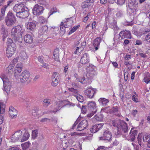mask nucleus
I'll return each instance as SVG.
<instances>
[{
  "mask_svg": "<svg viewBox=\"0 0 150 150\" xmlns=\"http://www.w3.org/2000/svg\"><path fill=\"white\" fill-rule=\"evenodd\" d=\"M16 79H20V81L22 83L27 82L29 83L31 81L30 78V74L28 71H23L21 75L18 76L17 73V76L16 77Z\"/></svg>",
  "mask_w": 150,
  "mask_h": 150,
  "instance_id": "20e7f679",
  "label": "nucleus"
},
{
  "mask_svg": "<svg viewBox=\"0 0 150 150\" xmlns=\"http://www.w3.org/2000/svg\"><path fill=\"white\" fill-rule=\"evenodd\" d=\"M112 125L115 127L120 128L122 130V133L125 137H127L126 133L128 131L127 124L124 121L120 120H112Z\"/></svg>",
  "mask_w": 150,
  "mask_h": 150,
  "instance_id": "f03ea898",
  "label": "nucleus"
},
{
  "mask_svg": "<svg viewBox=\"0 0 150 150\" xmlns=\"http://www.w3.org/2000/svg\"><path fill=\"white\" fill-rule=\"evenodd\" d=\"M59 50L58 48L55 49L54 52V56H55V55H59Z\"/></svg>",
  "mask_w": 150,
  "mask_h": 150,
  "instance_id": "680f3d73",
  "label": "nucleus"
},
{
  "mask_svg": "<svg viewBox=\"0 0 150 150\" xmlns=\"http://www.w3.org/2000/svg\"><path fill=\"white\" fill-rule=\"evenodd\" d=\"M149 76H146L143 79L144 82L146 83V84H148L150 83V77H149Z\"/></svg>",
  "mask_w": 150,
  "mask_h": 150,
  "instance_id": "8fccbe9b",
  "label": "nucleus"
},
{
  "mask_svg": "<svg viewBox=\"0 0 150 150\" xmlns=\"http://www.w3.org/2000/svg\"><path fill=\"white\" fill-rule=\"evenodd\" d=\"M44 135L42 134H40L38 137V139L40 140H42L44 139Z\"/></svg>",
  "mask_w": 150,
  "mask_h": 150,
  "instance_id": "052dcab7",
  "label": "nucleus"
},
{
  "mask_svg": "<svg viewBox=\"0 0 150 150\" xmlns=\"http://www.w3.org/2000/svg\"><path fill=\"white\" fill-rule=\"evenodd\" d=\"M96 91V89L89 87L85 91L84 93L85 95L89 98H92L93 97L94 93Z\"/></svg>",
  "mask_w": 150,
  "mask_h": 150,
  "instance_id": "9d476101",
  "label": "nucleus"
},
{
  "mask_svg": "<svg viewBox=\"0 0 150 150\" xmlns=\"http://www.w3.org/2000/svg\"><path fill=\"white\" fill-rule=\"evenodd\" d=\"M125 0H117V3L120 5L123 4L125 2Z\"/></svg>",
  "mask_w": 150,
  "mask_h": 150,
  "instance_id": "bf43d9fd",
  "label": "nucleus"
},
{
  "mask_svg": "<svg viewBox=\"0 0 150 150\" xmlns=\"http://www.w3.org/2000/svg\"><path fill=\"white\" fill-rule=\"evenodd\" d=\"M14 43L13 42V40L11 38H8L7 39V44L8 46L9 45L12 46V44Z\"/></svg>",
  "mask_w": 150,
  "mask_h": 150,
  "instance_id": "603ef678",
  "label": "nucleus"
},
{
  "mask_svg": "<svg viewBox=\"0 0 150 150\" xmlns=\"http://www.w3.org/2000/svg\"><path fill=\"white\" fill-rule=\"evenodd\" d=\"M98 101L100 105L104 106H105L110 101L109 99L104 98H100Z\"/></svg>",
  "mask_w": 150,
  "mask_h": 150,
  "instance_id": "a878e982",
  "label": "nucleus"
},
{
  "mask_svg": "<svg viewBox=\"0 0 150 150\" xmlns=\"http://www.w3.org/2000/svg\"><path fill=\"white\" fill-rule=\"evenodd\" d=\"M59 74L56 72H54L52 77V85L53 86H56L58 82L59 77Z\"/></svg>",
  "mask_w": 150,
  "mask_h": 150,
  "instance_id": "f8f14e48",
  "label": "nucleus"
},
{
  "mask_svg": "<svg viewBox=\"0 0 150 150\" xmlns=\"http://www.w3.org/2000/svg\"><path fill=\"white\" fill-rule=\"evenodd\" d=\"M86 44L85 42H83L81 44H80L79 45V46L77 47L76 49L74 52V53L75 54H78V53H79L80 52L82 51L84 48Z\"/></svg>",
  "mask_w": 150,
  "mask_h": 150,
  "instance_id": "b1692460",
  "label": "nucleus"
},
{
  "mask_svg": "<svg viewBox=\"0 0 150 150\" xmlns=\"http://www.w3.org/2000/svg\"><path fill=\"white\" fill-rule=\"evenodd\" d=\"M118 111V107L117 106L113 107L110 111L111 113H115Z\"/></svg>",
  "mask_w": 150,
  "mask_h": 150,
  "instance_id": "a18cd8bd",
  "label": "nucleus"
},
{
  "mask_svg": "<svg viewBox=\"0 0 150 150\" xmlns=\"http://www.w3.org/2000/svg\"><path fill=\"white\" fill-rule=\"evenodd\" d=\"M39 21L42 23H45L47 22V19L43 16H41L39 17Z\"/></svg>",
  "mask_w": 150,
  "mask_h": 150,
  "instance_id": "de8ad7c7",
  "label": "nucleus"
},
{
  "mask_svg": "<svg viewBox=\"0 0 150 150\" xmlns=\"http://www.w3.org/2000/svg\"><path fill=\"white\" fill-rule=\"evenodd\" d=\"M28 12V11L24 9V10L16 14V16L18 17L21 18H25L27 17Z\"/></svg>",
  "mask_w": 150,
  "mask_h": 150,
  "instance_id": "6ab92c4d",
  "label": "nucleus"
},
{
  "mask_svg": "<svg viewBox=\"0 0 150 150\" xmlns=\"http://www.w3.org/2000/svg\"><path fill=\"white\" fill-rule=\"evenodd\" d=\"M30 145L31 144L30 143L27 142L22 144L21 146L23 148V150H25L30 146Z\"/></svg>",
  "mask_w": 150,
  "mask_h": 150,
  "instance_id": "72a5a7b5",
  "label": "nucleus"
},
{
  "mask_svg": "<svg viewBox=\"0 0 150 150\" xmlns=\"http://www.w3.org/2000/svg\"><path fill=\"white\" fill-rule=\"evenodd\" d=\"M123 39L121 37L120 33L118 35H115L114 38V41L115 43L118 44L120 43L121 40Z\"/></svg>",
  "mask_w": 150,
  "mask_h": 150,
  "instance_id": "bb28decb",
  "label": "nucleus"
},
{
  "mask_svg": "<svg viewBox=\"0 0 150 150\" xmlns=\"http://www.w3.org/2000/svg\"><path fill=\"white\" fill-rule=\"evenodd\" d=\"M101 39L100 38H97L93 41V45L96 50H97L99 47V45L101 42Z\"/></svg>",
  "mask_w": 150,
  "mask_h": 150,
  "instance_id": "4be33fe9",
  "label": "nucleus"
},
{
  "mask_svg": "<svg viewBox=\"0 0 150 150\" xmlns=\"http://www.w3.org/2000/svg\"><path fill=\"white\" fill-rule=\"evenodd\" d=\"M22 132L21 130H19L15 132L11 137V140L13 142L18 141L22 137Z\"/></svg>",
  "mask_w": 150,
  "mask_h": 150,
  "instance_id": "6e6552de",
  "label": "nucleus"
},
{
  "mask_svg": "<svg viewBox=\"0 0 150 150\" xmlns=\"http://www.w3.org/2000/svg\"><path fill=\"white\" fill-rule=\"evenodd\" d=\"M143 140L144 142L149 141L150 140V134H145L143 136Z\"/></svg>",
  "mask_w": 150,
  "mask_h": 150,
  "instance_id": "e433bc0d",
  "label": "nucleus"
},
{
  "mask_svg": "<svg viewBox=\"0 0 150 150\" xmlns=\"http://www.w3.org/2000/svg\"><path fill=\"white\" fill-rule=\"evenodd\" d=\"M137 113V111L136 110H134L132 111L131 114L133 115L134 117H135Z\"/></svg>",
  "mask_w": 150,
  "mask_h": 150,
  "instance_id": "0e129e2a",
  "label": "nucleus"
},
{
  "mask_svg": "<svg viewBox=\"0 0 150 150\" xmlns=\"http://www.w3.org/2000/svg\"><path fill=\"white\" fill-rule=\"evenodd\" d=\"M112 134L111 132L107 129L105 130L102 136L99 138L100 140H103L108 142H109L112 140Z\"/></svg>",
  "mask_w": 150,
  "mask_h": 150,
  "instance_id": "423d86ee",
  "label": "nucleus"
},
{
  "mask_svg": "<svg viewBox=\"0 0 150 150\" xmlns=\"http://www.w3.org/2000/svg\"><path fill=\"white\" fill-rule=\"evenodd\" d=\"M72 23V21L71 18L65 19V21L63 22L64 25H65L66 27L67 28L71 25Z\"/></svg>",
  "mask_w": 150,
  "mask_h": 150,
  "instance_id": "c85d7f7f",
  "label": "nucleus"
},
{
  "mask_svg": "<svg viewBox=\"0 0 150 150\" xmlns=\"http://www.w3.org/2000/svg\"><path fill=\"white\" fill-rule=\"evenodd\" d=\"M134 95H133L132 97V100L134 101V102L137 103L138 102V98H137V96L136 95V93L135 91L134 92Z\"/></svg>",
  "mask_w": 150,
  "mask_h": 150,
  "instance_id": "49530a36",
  "label": "nucleus"
},
{
  "mask_svg": "<svg viewBox=\"0 0 150 150\" xmlns=\"http://www.w3.org/2000/svg\"><path fill=\"white\" fill-rule=\"evenodd\" d=\"M95 68V67L93 65L90 66L87 68L86 76L88 78H92L95 75L96 72Z\"/></svg>",
  "mask_w": 150,
  "mask_h": 150,
  "instance_id": "1a4fd4ad",
  "label": "nucleus"
},
{
  "mask_svg": "<svg viewBox=\"0 0 150 150\" xmlns=\"http://www.w3.org/2000/svg\"><path fill=\"white\" fill-rule=\"evenodd\" d=\"M16 21L15 15L11 12H9L5 17V21L7 26L11 27L13 25Z\"/></svg>",
  "mask_w": 150,
  "mask_h": 150,
  "instance_id": "7ed1b4c3",
  "label": "nucleus"
},
{
  "mask_svg": "<svg viewBox=\"0 0 150 150\" xmlns=\"http://www.w3.org/2000/svg\"><path fill=\"white\" fill-rule=\"evenodd\" d=\"M95 119L97 121H102L103 119L102 116L100 115L99 116L96 115L95 116Z\"/></svg>",
  "mask_w": 150,
  "mask_h": 150,
  "instance_id": "3c124183",
  "label": "nucleus"
},
{
  "mask_svg": "<svg viewBox=\"0 0 150 150\" xmlns=\"http://www.w3.org/2000/svg\"><path fill=\"white\" fill-rule=\"evenodd\" d=\"M145 40L147 42H150V33L146 35Z\"/></svg>",
  "mask_w": 150,
  "mask_h": 150,
  "instance_id": "5fc2aeb1",
  "label": "nucleus"
},
{
  "mask_svg": "<svg viewBox=\"0 0 150 150\" xmlns=\"http://www.w3.org/2000/svg\"><path fill=\"white\" fill-rule=\"evenodd\" d=\"M68 89L69 91L72 93V94L74 96H77V94L78 93V91L77 90L74 89L73 88H69Z\"/></svg>",
  "mask_w": 150,
  "mask_h": 150,
  "instance_id": "a19ab883",
  "label": "nucleus"
},
{
  "mask_svg": "<svg viewBox=\"0 0 150 150\" xmlns=\"http://www.w3.org/2000/svg\"><path fill=\"white\" fill-rule=\"evenodd\" d=\"M38 131L35 129L32 131V138L33 139H35L37 137L38 135Z\"/></svg>",
  "mask_w": 150,
  "mask_h": 150,
  "instance_id": "c9c22d12",
  "label": "nucleus"
},
{
  "mask_svg": "<svg viewBox=\"0 0 150 150\" xmlns=\"http://www.w3.org/2000/svg\"><path fill=\"white\" fill-rule=\"evenodd\" d=\"M43 7L37 4L33 9V13L35 15L38 16L41 14L43 12Z\"/></svg>",
  "mask_w": 150,
  "mask_h": 150,
  "instance_id": "0eeeda50",
  "label": "nucleus"
},
{
  "mask_svg": "<svg viewBox=\"0 0 150 150\" xmlns=\"http://www.w3.org/2000/svg\"><path fill=\"white\" fill-rule=\"evenodd\" d=\"M66 28L65 26V25H64L63 22H62L60 25V29L61 31V33L62 34L64 35L65 33V29Z\"/></svg>",
  "mask_w": 150,
  "mask_h": 150,
  "instance_id": "f704fd0d",
  "label": "nucleus"
},
{
  "mask_svg": "<svg viewBox=\"0 0 150 150\" xmlns=\"http://www.w3.org/2000/svg\"><path fill=\"white\" fill-rule=\"evenodd\" d=\"M18 59L17 58H16L14 59L11 61V63L12 64H14V65L15 64L18 62Z\"/></svg>",
  "mask_w": 150,
  "mask_h": 150,
  "instance_id": "e2e57ef3",
  "label": "nucleus"
},
{
  "mask_svg": "<svg viewBox=\"0 0 150 150\" xmlns=\"http://www.w3.org/2000/svg\"><path fill=\"white\" fill-rule=\"evenodd\" d=\"M120 35L123 39L126 38L128 39H130L132 38L131 34L130 31L129 30H125L122 31L120 33Z\"/></svg>",
  "mask_w": 150,
  "mask_h": 150,
  "instance_id": "4468645a",
  "label": "nucleus"
},
{
  "mask_svg": "<svg viewBox=\"0 0 150 150\" xmlns=\"http://www.w3.org/2000/svg\"><path fill=\"white\" fill-rule=\"evenodd\" d=\"M51 100L49 99H45L43 102V105L44 107L47 108L50 105Z\"/></svg>",
  "mask_w": 150,
  "mask_h": 150,
  "instance_id": "473e14b6",
  "label": "nucleus"
},
{
  "mask_svg": "<svg viewBox=\"0 0 150 150\" xmlns=\"http://www.w3.org/2000/svg\"><path fill=\"white\" fill-rule=\"evenodd\" d=\"M7 7V6H4V7L1 9V14L4 16L5 11Z\"/></svg>",
  "mask_w": 150,
  "mask_h": 150,
  "instance_id": "09e8293b",
  "label": "nucleus"
},
{
  "mask_svg": "<svg viewBox=\"0 0 150 150\" xmlns=\"http://www.w3.org/2000/svg\"><path fill=\"white\" fill-rule=\"evenodd\" d=\"M5 105L2 103L0 102V113L3 114L5 111Z\"/></svg>",
  "mask_w": 150,
  "mask_h": 150,
  "instance_id": "4c0bfd02",
  "label": "nucleus"
},
{
  "mask_svg": "<svg viewBox=\"0 0 150 150\" xmlns=\"http://www.w3.org/2000/svg\"><path fill=\"white\" fill-rule=\"evenodd\" d=\"M106 148L104 146L99 147L96 150H106Z\"/></svg>",
  "mask_w": 150,
  "mask_h": 150,
  "instance_id": "774afa93",
  "label": "nucleus"
},
{
  "mask_svg": "<svg viewBox=\"0 0 150 150\" xmlns=\"http://www.w3.org/2000/svg\"><path fill=\"white\" fill-rule=\"evenodd\" d=\"M96 111L97 110H94L93 111L92 110V111L91 113L88 114L87 115V117H91L96 112Z\"/></svg>",
  "mask_w": 150,
  "mask_h": 150,
  "instance_id": "6e6d98bb",
  "label": "nucleus"
},
{
  "mask_svg": "<svg viewBox=\"0 0 150 150\" xmlns=\"http://www.w3.org/2000/svg\"><path fill=\"white\" fill-rule=\"evenodd\" d=\"M24 9H25L24 5L21 3L16 4L13 8V11L16 13L24 10Z\"/></svg>",
  "mask_w": 150,
  "mask_h": 150,
  "instance_id": "ddd939ff",
  "label": "nucleus"
},
{
  "mask_svg": "<svg viewBox=\"0 0 150 150\" xmlns=\"http://www.w3.org/2000/svg\"><path fill=\"white\" fill-rule=\"evenodd\" d=\"M76 98L78 100L81 102H82L83 101V97L81 95L76 96Z\"/></svg>",
  "mask_w": 150,
  "mask_h": 150,
  "instance_id": "864d4df0",
  "label": "nucleus"
},
{
  "mask_svg": "<svg viewBox=\"0 0 150 150\" xmlns=\"http://www.w3.org/2000/svg\"><path fill=\"white\" fill-rule=\"evenodd\" d=\"M20 56L21 58L23 59H26L27 57V54L24 51H23L21 52Z\"/></svg>",
  "mask_w": 150,
  "mask_h": 150,
  "instance_id": "58836bf2",
  "label": "nucleus"
},
{
  "mask_svg": "<svg viewBox=\"0 0 150 150\" xmlns=\"http://www.w3.org/2000/svg\"><path fill=\"white\" fill-rule=\"evenodd\" d=\"M8 47L11 51H13L14 53L15 52L16 49V46L15 43H13L12 46L10 45Z\"/></svg>",
  "mask_w": 150,
  "mask_h": 150,
  "instance_id": "c03bdc74",
  "label": "nucleus"
},
{
  "mask_svg": "<svg viewBox=\"0 0 150 150\" xmlns=\"http://www.w3.org/2000/svg\"><path fill=\"white\" fill-rule=\"evenodd\" d=\"M64 105L62 107H70L72 106H74V104L67 100H64L63 101Z\"/></svg>",
  "mask_w": 150,
  "mask_h": 150,
  "instance_id": "c756f323",
  "label": "nucleus"
},
{
  "mask_svg": "<svg viewBox=\"0 0 150 150\" xmlns=\"http://www.w3.org/2000/svg\"><path fill=\"white\" fill-rule=\"evenodd\" d=\"M103 123L99 124L93 126L90 129L91 132L92 133H95L97 132L101 128L103 125Z\"/></svg>",
  "mask_w": 150,
  "mask_h": 150,
  "instance_id": "2eb2a0df",
  "label": "nucleus"
},
{
  "mask_svg": "<svg viewBox=\"0 0 150 150\" xmlns=\"http://www.w3.org/2000/svg\"><path fill=\"white\" fill-rule=\"evenodd\" d=\"M14 66V64H11L7 67V70L10 69L11 71H12Z\"/></svg>",
  "mask_w": 150,
  "mask_h": 150,
  "instance_id": "13d9d810",
  "label": "nucleus"
},
{
  "mask_svg": "<svg viewBox=\"0 0 150 150\" xmlns=\"http://www.w3.org/2000/svg\"><path fill=\"white\" fill-rule=\"evenodd\" d=\"M88 122L86 120H83L81 122L77 128V130L81 131L85 129L87 126Z\"/></svg>",
  "mask_w": 150,
  "mask_h": 150,
  "instance_id": "9b49d317",
  "label": "nucleus"
},
{
  "mask_svg": "<svg viewBox=\"0 0 150 150\" xmlns=\"http://www.w3.org/2000/svg\"><path fill=\"white\" fill-rule=\"evenodd\" d=\"M88 107L89 109L92 110H97L96 104L95 102L89 101L87 104Z\"/></svg>",
  "mask_w": 150,
  "mask_h": 150,
  "instance_id": "393cba45",
  "label": "nucleus"
},
{
  "mask_svg": "<svg viewBox=\"0 0 150 150\" xmlns=\"http://www.w3.org/2000/svg\"><path fill=\"white\" fill-rule=\"evenodd\" d=\"M79 25L73 27L69 32L68 34L70 35L75 31L79 28Z\"/></svg>",
  "mask_w": 150,
  "mask_h": 150,
  "instance_id": "37998d69",
  "label": "nucleus"
},
{
  "mask_svg": "<svg viewBox=\"0 0 150 150\" xmlns=\"http://www.w3.org/2000/svg\"><path fill=\"white\" fill-rule=\"evenodd\" d=\"M50 121L49 119L46 118H45L42 119L41 120L40 122H47V121Z\"/></svg>",
  "mask_w": 150,
  "mask_h": 150,
  "instance_id": "338daca9",
  "label": "nucleus"
},
{
  "mask_svg": "<svg viewBox=\"0 0 150 150\" xmlns=\"http://www.w3.org/2000/svg\"><path fill=\"white\" fill-rule=\"evenodd\" d=\"M24 32L25 30L22 28V26L18 25L11 29V34L14 41L21 43L23 40L22 35Z\"/></svg>",
  "mask_w": 150,
  "mask_h": 150,
  "instance_id": "f257e3e1",
  "label": "nucleus"
},
{
  "mask_svg": "<svg viewBox=\"0 0 150 150\" xmlns=\"http://www.w3.org/2000/svg\"><path fill=\"white\" fill-rule=\"evenodd\" d=\"M36 22L35 21L29 22L27 24V28L28 30L33 31L36 29Z\"/></svg>",
  "mask_w": 150,
  "mask_h": 150,
  "instance_id": "dca6fc26",
  "label": "nucleus"
},
{
  "mask_svg": "<svg viewBox=\"0 0 150 150\" xmlns=\"http://www.w3.org/2000/svg\"><path fill=\"white\" fill-rule=\"evenodd\" d=\"M14 53L13 52V51H11L10 50L8 47L6 50V53L7 54V56L8 57H11Z\"/></svg>",
  "mask_w": 150,
  "mask_h": 150,
  "instance_id": "ea45409f",
  "label": "nucleus"
},
{
  "mask_svg": "<svg viewBox=\"0 0 150 150\" xmlns=\"http://www.w3.org/2000/svg\"><path fill=\"white\" fill-rule=\"evenodd\" d=\"M23 39L25 43L28 44L32 43L33 41V37L29 34H27L25 35Z\"/></svg>",
  "mask_w": 150,
  "mask_h": 150,
  "instance_id": "aec40b11",
  "label": "nucleus"
},
{
  "mask_svg": "<svg viewBox=\"0 0 150 150\" xmlns=\"http://www.w3.org/2000/svg\"><path fill=\"white\" fill-rule=\"evenodd\" d=\"M129 6L132 8H135L138 6V3L136 0H128Z\"/></svg>",
  "mask_w": 150,
  "mask_h": 150,
  "instance_id": "cd10ccee",
  "label": "nucleus"
},
{
  "mask_svg": "<svg viewBox=\"0 0 150 150\" xmlns=\"http://www.w3.org/2000/svg\"><path fill=\"white\" fill-rule=\"evenodd\" d=\"M48 30V28L47 25L43 26L41 29L39 30L40 33L42 35L47 33Z\"/></svg>",
  "mask_w": 150,
  "mask_h": 150,
  "instance_id": "7c9ffc66",
  "label": "nucleus"
},
{
  "mask_svg": "<svg viewBox=\"0 0 150 150\" xmlns=\"http://www.w3.org/2000/svg\"><path fill=\"white\" fill-rule=\"evenodd\" d=\"M30 134L28 132H25L23 134V136L21 139V142H23L28 140L29 138Z\"/></svg>",
  "mask_w": 150,
  "mask_h": 150,
  "instance_id": "2f4dec72",
  "label": "nucleus"
},
{
  "mask_svg": "<svg viewBox=\"0 0 150 150\" xmlns=\"http://www.w3.org/2000/svg\"><path fill=\"white\" fill-rule=\"evenodd\" d=\"M88 4L87 2H84L81 5L83 8H85L88 7Z\"/></svg>",
  "mask_w": 150,
  "mask_h": 150,
  "instance_id": "4d7b16f0",
  "label": "nucleus"
},
{
  "mask_svg": "<svg viewBox=\"0 0 150 150\" xmlns=\"http://www.w3.org/2000/svg\"><path fill=\"white\" fill-rule=\"evenodd\" d=\"M22 66V64L21 63H18L16 65V69L14 72L15 77H16L17 73H19L21 71Z\"/></svg>",
  "mask_w": 150,
  "mask_h": 150,
  "instance_id": "412c9836",
  "label": "nucleus"
},
{
  "mask_svg": "<svg viewBox=\"0 0 150 150\" xmlns=\"http://www.w3.org/2000/svg\"><path fill=\"white\" fill-rule=\"evenodd\" d=\"M133 129H132L130 132L129 133L130 138L128 140H131V141H133L137 136V130H133Z\"/></svg>",
  "mask_w": 150,
  "mask_h": 150,
  "instance_id": "5701e85b",
  "label": "nucleus"
},
{
  "mask_svg": "<svg viewBox=\"0 0 150 150\" xmlns=\"http://www.w3.org/2000/svg\"><path fill=\"white\" fill-rule=\"evenodd\" d=\"M86 79H85L84 77H81L78 79L77 81L83 84H86Z\"/></svg>",
  "mask_w": 150,
  "mask_h": 150,
  "instance_id": "79ce46f5",
  "label": "nucleus"
},
{
  "mask_svg": "<svg viewBox=\"0 0 150 150\" xmlns=\"http://www.w3.org/2000/svg\"><path fill=\"white\" fill-rule=\"evenodd\" d=\"M89 55L87 53H84L81 57L80 62L81 64H86L88 63L89 62Z\"/></svg>",
  "mask_w": 150,
  "mask_h": 150,
  "instance_id": "a211bd4d",
  "label": "nucleus"
},
{
  "mask_svg": "<svg viewBox=\"0 0 150 150\" xmlns=\"http://www.w3.org/2000/svg\"><path fill=\"white\" fill-rule=\"evenodd\" d=\"M1 77L3 82L4 90L8 93L10 91L11 83L6 75L2 74Z\"/></svg>",
  "mask_w": 150,
  "mask_h": 150,
  "instance_id": "39448f33",
  "label": "nucleus"
},
{
  "mask_svg": "<svg viewBox=\"0 0 150 150\" xmlns=\"http://www.w3.org/2000/svg\"><path fill=\"white\" fill-rule=\"evenodd\" d=\"M8 112L9 115L12 118H16L17 116V110L12 106L10 107Z\"/></svg>",
  "mask_w": 150,
  "mask_h": 150,
  "instance_id": "f3484780",
  "label": "nucleus"
},
{
  "mask_svg": "<svg viewBox=\"0 0 150 150\" xmlns=\"http://www.w3.org/2000/svg\"><path fill=\"white\" fill-rule=\"evenodd\" d=\"M81 111L83 113H86V109L85 106L83 105L82 106Z\"/></svg>",
  "mask_w": 150,
  "mask_h": 150,
  "instance_id": "69168bd1",
  "label": "nucleus"
}]
</instances>
